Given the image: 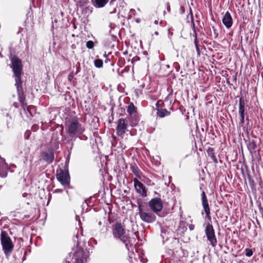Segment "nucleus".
<instances>
[{
    "mask_svg": "<svg viewBox=\"0 0 263 263\" xmlns=\"http://www.w3.org/2000/svg\"><path fill=\"white\" fill-rule=\"evenodd\" d=\"M157 115L158 117L162 118L166 116H170L171 115V112L165 108L163 109L161 108L157 109Z\"/></svg>",
    "mask_w": 263,
    "mask_h": 263,
    "instance_id": "nucleus-16",
    "label": "nucleus"
},
{
    "mask_svg": "<svg viewBox=\"0 0 263 263\" xmlns=\"http://www.w3.org/2000/svg\"><path fill=\"white\" fill-rule=\"evenodd\" d=\"M222 23L225 27L229 29L233 24V20L230 13L229 11L226 12L222 18Z\"/></svg>",
    "mask_w": 263,
    "mask_h": 263,
    "instance_id": "nucleus-13",
    "label": "nucleus"
},
{
    "mask_svg": "<svg viewBox=\"0 0 263 263\" xmlns=\"http://www.w3.org/2000/svg\"><path fill=\"white\" fill-rule=\"evenodd\" d=\"M0 162H1V166H0V171L1 170H7L8 169V165L5 162L4 159H0Z\"/></svg>",
    "mask_w": 263,
    "mask_h": 263,
    "instance_id": "nucleus-28",
    "label": "nucleus"
},
{
    "mask_svg": "<svg viewBox=\"0 0 263 263\" xmlns=\"http://www.w3.org/2000/svg\"><path fill=\"white\" fill-rule=\"evenodd\" d=\"M25 103L27 104L26 101H25ZM21 104H22L21 103ZM21 106L24 110H26V107L28 112L30 114L31 116H32L33 114L35 111V108L33 106H31V105L27 106V104H26V105H25L24 108L23 107L22 105H21Z\"/></svg>",
    "mask_w": 263,
    "mask_h": 263,
    "instance_id": "nucleus-22",
    "label": "nucleus"
},
{
    "mask_svg": "<svg viewBox=\"0 0 263 263\" xmlns=\"http://www.w3.org/2000/svg\"><path fill=\"white\" fill-rule=\"evenodd\" d=\"M63 263H70V262L69 261H65Z\"/></svg>",
    "mask_w": 263,
    "mask_h": 263,
    "instance_id": "nucleus-54",
    "label": "nucleus"
},
{
    "mask_svg": "<svg viewBox=\"0 0 263 263\" xmlns=\"http://www.w3.org/2000/svg\"><path fill=\"white\" fill-rule=\"evenodd\" d=\"M128 126L127 121L125 119L120 118L118 121L116 128V134L118 136L123 138L125 130Z\"/></svg>",
    "mask_w": 263,
    "mask_h": 263,
    "instance_id": "nucleus-8",
    "label": "nucleus"
},
{
    "mask_svg": "<svg viewBox=\"0 0 263 263\" xmlns=\"http://www.w3.org/2000/svg\"><path fill=\"white\" fill-rule=\"evenodd\" d=\"M27 195H28L27 193H24L23 194L22 196H23V197H26L27 196Z\"/></svg>",
    "mask_w": 263,
    "mask_h": 263,
    "instance_id": "nucleus-49",
    "label": "nucleus"
},
{
    "mask_svg": "<svg viewBox=\"0 0 263 263\" xmlns=\"http://www.w3.org/2000/svg\"><path fill=\"white\" fill-rule=\"evenodd\" d=\"M170 109H171V110H173V107L172 106V107L170 108Z\"/></svg>",
    "mask_w": 263,
    "mask_h": 263,
    "instance_id": "nucleus-63",
    "label": "nucleus"
},
{
    "mask_svg": "<svg viewBox=\"0 0 263 263\" xmlns=\"http://www.w3.org/2000/svg\"><path fill=\"white\" fill-rule=\"evenodd\" d=\"M85 130V127L77 119H70L65 124L66 133L71 138L82 135Z\"/></svg>",
    "mask_w": 263,
    "mask_h": 263,
    "instance_id": "nucleus-2",
    "label": "nucleus"
},
{
    "mask_svg": "<svg viewBox=\"0 0 263 263\" xmlns=\"http://www.w3.org/2000/svg\"><path fill=\"white\" fill-rule=\"evenodd\" d=\"M172 232L170 230L166 227H162L161 229V236L163 241L169 240L170 236L172 235Z\"/></svg>",
    "mask_w": 263,
    "mask_h": 263,
    "instance_id": "nucleus-14",
    "label": "nucleus"
},
{
    "mask_svg": "<svg viewBox=\"0 0 263 263\" xmlns=\"http://www.w3.org/2000/svg\"><path fill=\"white\" fill-rule=\"evenodd\" d=\"M110 28H113L112 25V24H110Z\"/></svg>",
    "mask_w": 263,
    "mask_h": 263,
    "instance_id": "nucleus-60",
    "label": "nucleus"
},
{
    "mask_svg": "<svg viewBox=\"0 0 263 263\" xmlns=\"http://www.w3.org/2000/svg\"><path fill=\"white\" fill-rule=\"evenodd\" d=\"M248 148L249 150H255L257 148L256 142L254 140L249 141L248 145Z\"/></svg>",
    "mask_w": 263,
    "mask_h": 263,
    "instance_id": "nucleus-23",
    "label": "nucleus"
},
{
    "mask_svg": "<svg viewBox=\"0 0 263 263\" xmlns=\"http://www.w3.org/2000/svg\"><path fill=\"white\" fill-rule=\"evenodd\" d=\"M239 114L240 117V121L239 122V125L240 126H242L245 123V110H239Z\"/></svg>",
    "mask_w": 263,
    "mask_h": 263,
    "instance_id": "nucleus-25",
    "label": "nucleus"
},
{
    "mask_svg": "<svg viewBox=\"0 0 263 263\" xmlns=\"http://www.w3.org/2000/svg\"><path fill=\"white\" fill-rule=\"evenodd\" d=\"M41 155L42 159L48 164L52 163L54 159V152L51 148L48 149L47 151L42 152Z\"/></svg>",
    "mask_w": 263,
    "mask_h": 263,
    "instance_id": "nucleus-11",
    "label": "nucleus"
},
{
    "mask_svg": "<svg viewBox=\"0 0 263 263\" xmlns=\"http://www.w3.org/2000/svg\"><path fill=\"white\" fill-rule=\"evenodd\" d=\"M130 169L135 176L137 177L140 178V173L137 167L132 164L130 165Z\"/></svg>",
    "mask_w": 263,
    "mask_h": 263,
    "instance_id": "nucleus-26",
    "label": "nucleus"
},
{
    "mask_svg": "<svg viewBox=\"0 0 263 263\" xmlns=\"http://www.w3.org/2000/svg\"><path fill=\"white\" fill-rule=\"evenodd\" d=\"M175 246H179L178 240L176 238H172L171 244L167 247L171 250H173L175 248Z\"/></svg>",
    "mask_w": 263,
    "mask_h": 263,
    "instance_id": "nucleus-24",
    "label": "nucleus"
},
{
    "mask_svg": "<svg viewBox=\"0 0 263 263\" xmlns=\"http://www.w3.org/2000/svg\"><path fill=\"white\" fill-rule=\"evenodd\" d=\"M12 106H14L15 108H17L18 107V103L17 102H14L13 103Z\"/></svg>",
    "mask_w": 263,
    "mask_h": 263,
    "instance_id": "nucleus-46",
    "label": "nucleus"
},
{
    "mask_svg": "<svg viewBox=\"0 0 263 263\" xmlns=\"http://www.w3.org/2000/svg\"><path fill=\"white\" fill-rule=\"evenodd\" d=\"M57 178L63 185H69L70 176L68 171L60 170V173L57 174Z\"/></svg>",
    "mask_w": 263,
    "mask_h": 263,
    "instance_id": "nucleus-10",
    "label": "nucleus"
},
{
    "mask_svg": "<svg viewBox=\"0 0 263 263\" xmlns=\"http://www.w3.org/2000/svg\"><path fill=\"white\" fill-rule=\"evenodd\" d=\"M16 253L22 254L23 253L24 256L23 257L22 260L24 261L26 259V251L25 250L24 248L19 249L17 251Z\"/></svg>",
    "mask_w": 263,
    "mask_h": 263,
    "instance_id": "nucleus-31",
    "label": "nucleus"
},
{
    "mask_svg": "<svg viewBox=\"0 0 263 263\" xmlns=\"http://www.w3.org/2000/svg\"><path fill=\"white\" fill-rule=\"evenodd\" d=\"M78 71H79V69L77 68V73L78 72Z\"/></svg>",
    "mask_w": 263,
    "mask_h": 263,
    "instance_id": "nucleus-64",
    "label": "nucleus"
},
{
    "mask_svg": "<svg viewBox=\"0 0 263 263\" xmlns=\"http://www.w3.org/2000/svg\"><path fill=\"white\" fill-rule=\"evenodd\" d=\"M75 238L78 239V236H76V237H74V238H73V239H74V241H76Z\"/></svg>",
    "mask_w": 263,
    "mask_h": 263,
    "instance_id": "nucleus-59",
    "label": "nucleus"
},
{
    "mask_svg": "<svg viewBox=\"0 0 263 263\" xmlns=\"http://www.w3.org/2000/svg\"><path fill=\"white\" fill-rule=\"evenodd\" d=\"M207 153L208 156L211 157V158L215 164L218 163V160L215 156L214 149L213 148L209 147L207 149Z\"/></svg>",
    "mask_w": 263,
    "mask_h": 263,
    "instance_id": "nucleus-19",
    "label": "nucleus"
},
{
    "mask_svg": "<svg viewBox=\"0 0 263 263\" xmlns=\"http://www.w3.org/2000/svg\"><path fill=\"white\" fill-rule=\"evenodd\" d=\"M156 110H157L159 108H161L159 106V102H157L156 104Z\"/></svg>",
    "mask_w": 263,
    "mask_h": 263,
    "instance_id": "nucleus-47",
    "label": "nucleus"
},
{
    "mask_svg": "<svg viewBox=\"0 0 263 263\" xmlns=\"http://www.w3.org/2000/svg\"><path fill=\"white\" fill-rule=\"evenodd\" d=\"M133 181L136 192L143 198L147 197V190L144 185L137 178H134Z\"/></svg>",
    "mask_w": 263,
    "mask_h": 263,
    "instance_id": "nucleus-9",
    "label": "nucleus"
},
{
    "mask_svg": "<svg viewBox=\"0 0 263 263\" xmlns=\"http://www.w3.org/2000/svg\"><path fill=\"white\" fill-rule=\"evenodd\" d=\"M148 206L154 213L158 214L163 208V203L160 197H155L152 199L148 203Z\"/></svg>",
    "mask_w": 263,
    "mask_h": 263,
    "instance_id": "nucleus-7",
    "label": "nucleus"
},
{
    "mask_svg": "<svg viewBox=\"0 0 263 263\" xmlns=\"http://www.w3.org/2000/svg\"><path fill=\"white\" fill-rule=\"evenodd\" d=\"M94 6L97 8L104 7L108 2V0H91Z\"/></svg>",
    "mask_w": 263,
    "mask_h": 263,
    "instance_id": "nucleus-20",
    "label": "nucleus"
},
{
    "mask_svg": "<svg viewBox=\"0 0 263 263\" xmlns=\"http://www.w3.org/2000/svg\"><path fill=\"white\" fill-rule=\"evenodd\" d=\"M154 23H155V24H158V21H157V20H155V22H154Z\"/></svg>",
    "mask_w": 263,
    "mask_h": 263,
    "instance_id": "nucleus-53",
    "label": "nucleus"
},
{
    "mask_svg": "<svg viewBox=\"0 0 263 263\" xmlns=\"http://www.w3.org/2000/svg\"><path fill=\"white\" fill-rule=\"evenodd\" d=\"M63 192V190L62 189H55L54 191V192L55 193H61Z\"/></svg>",
    "mask_w": 263,
    "mask_h": 263,
    "instance_id": "nucleus-43",
    "label": "nucleus"
},
{
    "mask_svg": "<svg viewBox=\"0 0 263 263\" xmlns=\"http://www.w3.org/2000/svg\"><path fill=\"white\" fill-rule=\"evenodd\" d=\"M54 22L55 23H57V22H58V20H57V19H55V20H54Z\"/></svg>",
    "mask_w": 263,
    "mask_h": 263,
    "instance_id": "nucleus-57",
    "label": "nucleus"
},
{
    "mask_svg": "<svg viewBox=\"0 0 263 263\" xmlns=\"http://www.w3.org/2000/svg\"><path fill=\"white\" fill-rule=\"evenodd\" d=\"M239 110H245V100L242 97L240 98L239 100Z\"/></svg>",
    "mask_w": 263,
    "mask_h": 263,
    "instance_id": "nucleus-27",
    "label": "nucleus"
},
{
    "mask_svg": "<svg viewBox=\"0 0 263 263\" xmlns=\"http://www.w3.org/2000/svg\"><path fill=\"white\" fill-rule=\"evenodd\" d=\"M193 36L194 37V43H196V42H198V40H197V35L196 30H193Z\"/></svg>",
    "mask_w": 263,
    "mask_h": 263,
    "instance_id": "nucleus-38",
    "label": "nucleus"
},
{
    "mask_svg": "<svg viewBox=\"0 0 263 263\" xmlns=\"http://www.w3.org/2000/svg\"><path fill=\"white\" fill-rule=\"evenodd\" d=\"M164 66L167 69H169L170 68V66L169 65H164Z\"/></svg>",
    "mask_w": 263,
    "mask_h": 263,
    "instance_id": "nucleus-51",
    "label": "nucleus"
},
{
    "mask_svg": "<svg viewBox=\"0 0 263 263\" xmlns=\"http://www.w3.org/2000/svg\"><path fill=\"white\" fill-rule=\"evenodd\" d=\"M129 117L131 120V125L132 126H136L138 124L139 121H140V117L138 115V113L136 112L132 115L129 116Z\"/></svg>",
    "mask_w": 263,
    "mask_h": 263,
    "instance_id": "nucleus-17",
    "label": "nucleus"
},
{
    "mask_svg": "<svg viewBox=\"0 0 263 263\" xmlns=\"http://www.w3.org/2000/svg\"><path fill=\"white\" fill-rule=\"evenodd\" d=\"M253 252L252 249L247 248L245 249V254L247 257H251L253 255Z\"/></svg>",
    "mask_w": 263,
    "mask_h": 263,
    "instance_id": "nucleus-32",
    "label": "nucleus"
},
{
    "mask_svg": "<svg viewBox=\"0 0 263 263\" xmlns=\"http://www.w3.org/2000/svg\"><path fill=\"white\" fill-rule=\"evenodd\" d=\"M76 137H78L80 140L84 141H86L88 139L87 137L83 134L80 135L79 136H76Z\"/></svg>",
    "mask_w": 263,
    "mask_h": 263,
    "instance_id": "nucleus-35",
    "label": "nucleus"
},
{
    "mask_svg": "<svg viewBox=\"0 0 263 263\" xmlns=\"http://www.w3.org/2000/svg\"><path fill=\"white\" fill-rule=\"evenodd\" d=\"M16 255H16V254H15L14 255V257H15V258H16Z\"/></svg>",
    "mask_w": 263,
    "mask_h": 263,
    "instance_id": "nucleus-58",
    "label": "nucleus"
},
{
    "mask_svg": "<svg viewBox=\"0 0 263 263\" xmlns=\"http://www.w3.org/2000/svg\"><path fill=\"white\" fill-rule=\"evenodd\" d=\"M0 237L3 250L6 258L8 259L13 250L14 245L7 232L2 231Z\"/></svg>",
    "mask_w": 263,
    "mask_h": 263,
    "instance_id": "nucleus-3",
    "label": "nucleus"
},
{
    "mask_svg": "<svg viewBox=\"0 0 263 263\" xmlns=\"http://www.w3.org/2000/svg\"><path fill=\"white\" fill-rule=\"evenodd\" d=\"M108 61H109V60H108V59H106V60L105 61V63H107V62H108Z\"/></svg>",
    "mask_w": 263,
    "mask_h": 263,
    "instance_id": "nucleus-55",
    "label": "nucleus"
},
{
    "mask_svg": "<svg viewBox=\"0 0 263 263\" xmlns=\"http://www.w3.org/2000/svg\"><path fill=\"white\" fill-rule=\"evenodd\" d=\"M112 234L115 238L119 239L127 248L129 237L126 234L125 229L121 223L116 222L112 226Z\"/></svg>",
    "mask_w": 263,
    "mask_h": 263,
    "instance_id": "nucleus-4",
    "label": "nucleus"
},
{
    "mask_svg": "<svg viewBox=\"0 0 263 263\" xmlns=\"http://www.w3.org/2000/svg\"><path fill=\"white\" fill-rule=\"evenodd\" d=\"M154 184H155V183H153H153H148V185H154Z\"/></svg>",
    "mask_w": 263,
    "mask_h": 263,
    "instance_id": "nucleus-52",
    "label": "nucleus"
},
{
    "mask_svg": "<svg viewBox=\"0 0 263 263\" xmlns=\"http://www.w3.org/2000/svg\"><path fill=\"white\" fill-rule=\"evenodd\" d=\"M75 263H83V260L81 258H76Z\"/></svg>",
    "mask_w": 263,
    "mask_h": 263,
    "instance_id": "nucleus-42",
    "label": "nucleus"
},
{
    "mask_svg": "<svg viewBox=\"0 0 263 263\" xmlns=\"http://www.w3.org/2000/svg\"><path fill=\"white\" fill-rule=\"evenodd\" d=\"M174 67H175L176 70L177 71H179L180 69V65L177 62H175L173 65Z\"/></svg>",
    "mask_w": 263,
    "mask_h": 263,
    "instance_id": "nucleus-40",
    "label": "nucleus"
},
{
    "mask_svg": "<svg viewBox=\"0 0 263 263\" xmlns=\"http://www.w3.org/2000/svg\"><path fill=\"white\" fill-rule=\"evenodd\" d=\"M11 122V118L9 117V119H7L6 120V123L7 128H9L10 127V124Z\"/></svg>",
    "mask_w": 263,
    "mask_h": 263,
    "instance_id": "nucleus-41",
    "label": "nucleus"
},
{
    "mask_svg": "<svg viewBox=\"0 0 263 263\" xmlns=\"http://www.w3.org/2000/svg\"><path fill=\"white\" fill-rule=\"evenodd\" d=\"M205 233L207 237L208 240L210 242V245L213 247H216L217 240L215 236V231L213 226L208 223L205 229Z\"/></svg>",
    "mask_w": 263,
    "mask_h": 263,
    "instance_id": "nucleus-6",
    "label": "nucleus"
},
{
    "mask_svg": "<svg viewBox=\"0 0 263 263\" xmlns=\"http://www.w3.org/2000/svg\"><path fill=\"white\" fill-rule=\"evenodd\" d=\"M7 176V170H1L0 171V177L2 178H5Z\"/></svg>",
    "mask_w": 263,
    "mask_h": 263,
    "instance_id": "nucleus-33",
    "label": "nucleus"
},
{
    "mask_svg": "<svg viewBox=\"0 0 263 263\" xmlns=\"http://www.w3.org/2000/svg\"><path fill=\"white\" fill-rule=\"evenodd\" d=\"M155 34L156 35H158V32L157 31H156V32H155Z\"/></svg>",
    "mask_w": 263,
    "mask_h": 263,
    "instance_id": "nucleus-56",
    "label": "nucleus"
},
{
    "mask_svg": "<svg viewBox=\"0 0 263 263\" xmlns=\"http://www.w3.org/2000/svg\"><path fill=\"white\" fill-rule=\"evenodd\" d=\"M10 67L13 72V77L15 78V86L16 87L18 99L20 103L24 108L26 105L25 103V95L23 91L21 75L22 73L23 65L22 61L16 56H13L10 58Z\"/></svg>",
    "mask_w": 263,
    "mask_h": 263,
    "instance_id": "nucleus-1",
    "label": "nucleus"
},
{
    "mask_svg": "<svg viewBox=\"0 0 263 263\" xmlns=\"http://www.w3.org/2000/svg\"><path fill=\"white\" fill-rule=\"evenodd\" d=\"M189 228L190 231H193L194 229V226L193 224H190Z\"/></svg>",
    "mask_w": 263,
    "mask_h": 263,
    "instance_id": "nucleus-45",
    "label": "nucleus"
},
{
    "mask_svg": "<svg viewBox=\"0 0 263 263\" xmlns=\"http://www.w3.org/2000/svg\"><path fill=\"white\" fill-rule=\"evenodd\" d=\"M68 142L69 144H70V147L68 149L69 154H70L71 153V151L72 150V149L73 148V143L72 141V140H68Z\"/></svg>",
    "mask_w": 263,
    "mask_h": 263,
    "instance_id": "nucleus-36",
    "label": "nucleus"
},
{
    "mask_svg": "<svg viewBox=\"0 0 263 263\" xmlns=\"http://www.w3.org/2000/svg\"><path fill=\"white\" fill-rule=\"evenodd\" d=\"M6 115L8 117H9V114L7 113Z\"/></svg>",
    "mask_w": 263,
    "mask_h": 263,
    "instance_id": "nucleus-62",
    "label": "nucleus"
},
{
    "mask_svg": "<svg viewBox=\"0 0 263 263\" xmlns=\"http://www.w3.org/2000/svg\"><path fill=\"white\" fill-rule=\"evenodd\" d=\"M138 210L141 219L146 223H153L156 220V217L154 213L146 212L143 210L142 204L138 202Z\"/></svg>",
    "mask_w": 263,
    "mask_h": 263,
    "instance_id": "nucleus-5",
    "label": "nucleus"
},
{
    "mask_svg": "<svg viewBox=\"0 0 263 263\" xmlns=\"http://www.w3.org/2000/svg\"><path fill=\"white\" fill-rule=\"evenodd\" d=\"M196 51L198 54V55H200V49H199V45L198 44V42H196V43H194Z\"/></svg>",
    "mask_w": 263,
    "mask_h": 263,
    "instance_id": "nucleus-39",
    "label": "nucleus"
},
{
    "mask_svg": "<svg viewBox=\"0 0 263 263\" xmlns=\"http://www.w3.org/2000/svg\"><path fill=\"white\" fill-rule=\"evenodd\" d=\"M191 25H192V27L193 30H196L195 24L194 23V21H193V18L192 20V24H191Z\"/></svg>",
    "mask_w": 263,
    "mask_h": 263,
    "instance_id": "nucleus-44",
    "label": "nucleus"
},
{
    "mask_svg": "<svg viewBox=\"0 0 263 263\" xmlns=\"http://www.w3.org/2000/svg\"><path fill=\"white\" fill-rule=\"evenodd\" d=\"M79 7L82 14L85 16H88L92 12V7L90 6H87V3L81 4Z\"/></svg>",
    "mask_w": 263,
    "mask_h": 263,
    "instance_id": "nucleus-15",
    "label": "nucleus"
},
{
    "mask_svg": "<svg viewBox=\"0 0 263 263\" xmlns=\"http://www.w3.org/2000/svg\"><path fill=\"white\" fill-rule=\"evenodd\" d=\"M212 29H213V32H214V39L217 38V37L218 36V33L217 30L214 26H212Z\"/></svg>",
    "mask_w": 263,
    "mask_h": 263,
    "instance_id": "nucleus-34",
    "label": "nucleus"
},
{
    "mask_svg": "<svg viewBox=\"0 0 263 263\" xmlns=\"http://www.w3.org/2000/svg\"><path fill=\"white\" fill-rule=\"evenodd\" d=\"M247 175L248 179L249 180V183L250 186L252 191H256V184L255 183L254 180L252 179L251 176L250 175L249 173H248V172H247Z\"/></svg>",
    "mask_w": 263,
    "mask_h": 263,
    "instance_id": "nucleus-21",
    "label": "nucleus"
},
{
    "mask_svg": "<svg viewBox=\"0 0 263 263\" xmlns=\"http://www.w3.org/2000/svg\"><path fill=\"white\" fill-rule=\"evenodd\" d=\"M127 111L129 116L132 115L137 112V107L134 105V103L130 102L127 107Z\"/></svg>",
    "mask_w": 263,
    "mask_h": 263,
    "instance_id": "nucleus-18",
    "label": "nucleus"
},
{
    "mask_svg": "<svg viewBox=\"0 0 263 263\" xmlns=\"http://www.w3.org/2000/svg\"><path fill=\"white\" fill-rule=\"evenodd\" d=\"M190 11H191V13L192 15V9H190Z\"/></svg>",
    "mask_w": 263,
    "mask_h": 263,
    "instance_id": "nucleus-61",
    "label": "nucleus"
},
{
    "mask_svg": "<svg viewBox=\"0 0 263 263\" xmlns=\"http://www.w3.org/2000/svg\"><path fill=\"white\" fill-rule=\"evenodd\" d=\"M201 200H202V205L203 208V210L206 214V217L209 220H211V217L210 216V209L209 208V205L208 201V199L205 194V193L204 191L202 192L201 193Z\"/></svg>",
    "mask_w": 263,
    "mask_h": 263,
    "instance_id": "nucleus-12",
    "label": "nucleus"
},
{
    "mask_svg": "<svg viewBox=\"0 0 263 263\" xmlns=\"http://www.w3.org/2000/svg\"><path fill=\"white\" fill-rule=\"evenodd\" d=\"M25 139H28L29 138V134H27V133H26L25 134Z\"/></svg>",
    "mask_w": 263,
    "mask_h": 263,
    "instance_id": "nucleus-48",
    "label": "nucleus"
},
{
    "mask_svg": "<svg viewBox=\"0 0 263 263\" xmlns=\"http://www.w3.org/2000/svg\"><path fill=\"white\" fill-rule=\"evenodd\" d=\"M95 44L93 41H88L86 43V46L87 48L91 49L94 47Z\"/></svg>",
    "mask_w": 263,
    "mask_h": 263,
    "instance_id": "nucleus-30",
    "label": "nucleus"
},
{
    "mask_svg": "<svg viewBox=\"0 0 263 263\" xmlns=\"http://www.w3.org/2000/svg\"><path fill=\"white\" fill-rule=\"evenodd\" d=\"M77 5L80 6L81 4H86L87 0H76Z\"/></svg>",
    "mask_w": 263,
    "mask_h": 263,
    "instance_id": "nucleus-37",
    "label": "nucleus"
},
{
    "mask_svg": "<svg viewBox=\"0 0 263 263\" xmlns=\"http://www.w3.org/2000/svg\"><path fill=\"white\" fill-rule=\"evenodd\" d=\"M103 61L101 60V59H96L94 61V64H95V66L97 67V68H101L103 66Z\"/></svg>",
    "mask_w": 263,
    "mask_h": 263,
    "instance_id": "nucleus-29",
    "label": "nucleus"
},
{
    "mask_svg": "<svg viewBox=\"0 0 263 263\" xmlns=\"http://www.w3.org/2000/svg\"><path fill=\"white\" fill-rule=\"evenodd\" d=\"M98 224L99 226H101L102 225V222L101 221H98Z\"/></svg>",
    "mask_w": 263,
    "mask_h": 263,
    "instance_id": "nucleus-50",
    "label": "nucleus"
}]
</instances>
